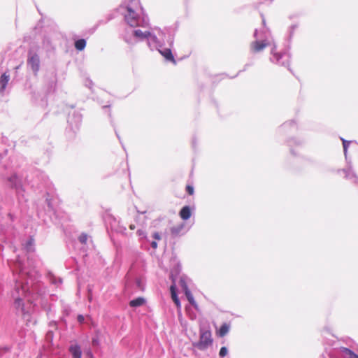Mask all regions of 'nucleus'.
Returning a JSON list of instances; mask_svg holds the SVG:
<instances>
[{
  "mask_svg": "<svg viewBox=\"0 0 358 358\" xmlns=\"http://www.w3.org/2000/svg\"><path fill=\"white\" fill-rule=\"evenodd\" d=\"M123 4L127 9L124 20L131 27L146 28L148 26L149 20L145 15L139 0H125Z\"/></svg>",
  "mask_w": 358,
  "mask_h": 358,
  "instance_id": "1",
  "label": "nucleus"
},
{
  "mask_svg": "<svg viewBox=\"0 0 358 358\" xmlns=\"http://www.w3.org/2000/svg\"><path fill=\"white\" fill-rule=\"evenodd\" d=\"M159 29L154 28L152 31L136 29L132 31L131 34L124 36V40L127 43L134 44L138 41L147 40L149 46L158 47L160 46L161 39L162 37L158 38V31Z\"/></svg>",
  "mask_w": 358,
  "mask_h": 358,
  "instance_id": "2",
  "label": "nucleus"
},
{
  "mask_svg": "<svg viewBox=\"0 0 358 358\" xmlns=\"http://www.w3.org/2000/svg\"><path fill=\"white\" fill-rule=\"evenodd\" d=\"M254 37L256 40L252 43L251 48L255 52H259L266 46L272 44L270 32L266 30L265 28L260 33L256 29L254 33Z\"/></svg>",
  "mask_w": 358,
  "mask_h": 358,
  "instance_id": "3",
  "label": "nucleus"
},
{
  "mask_svg": "<svg viewBox=\"0 0 358 358\" xmlns=\"http://www.w3.org/2000/svg\"><path fill=\"white\" fill-rule=\"evenodd\" d=\"M158 35H159V37L158 38H163V41L161 39V43H160V46H158V47H155L158 50L159 52H160V54L164 56V57L168 60V61H170V62H176L175 60H174V57L172 55V52H171V50L170 48H163V49H160L162 48V45L163 43L165 42V41L166 40L167 43L169 44L170 46H172L173 43V37L172 35L171 34H169L167 38H166V34L165 33L162 31V30H159L158 31Z\"/></svg>",
  "mask_w": 358,
  "mask_h": 358,
  "instance_id": "4",
  "label": "nucleus"
},
{
  "mask_svg": "<svg viewBox=\"0 0 358 358\" xmlns=\"http://www.w3.org/2000/svg\"><path fill=\"white\" fill-rule=\"evenodd\" d=\"M271 61L280 65L285 66L289 63V55L287 52H275V45L271 49Z\"/></svg>",
  "mask_w": 358,
  "mask_h": 358,
  "instance_id": "5",
  "label": "nucleus"
},
{
  "mask_svg": "<svg viewBox=\"0 0 358 358\" xmlns=\"http://www.w3.org/2000/svg\"><path fill=\"white\" fill-rule=\"evenodd\" d=\"M27 65L34 74H37L40 69V58L37 53L30 50L28 54Z\"/></svg>",
  "mask_w": 358,
  "mask_h": 358,
  "instance_id": "6",
  "label": "nucleus"
},
{
  "mask_svg": "<svg viewBox=\"0 0 358 358\" xmlns=\"http://www.w3.org/2000/svg\"><path fill=\"white\" fill-rule=\"evenodd\" d=\"M213 339L210 331H205L200 335L199 342L194 345L199 350H205L212 344Z\"/></svg>",
  "mask_w": 358,
  "mask_h": 358,
  "instance_id": "7",
  "label": "nucleus"
},
{
  "mask_svg": "<svg viewBox=\"0 0 358 358\" xmlns=\"http://www.w3.org/2000/svg\"><path fill=\"white\" fill-rule=\"evenodd\" d=\"M180 218L183 220H187L190 218L192 215V210L189 206H185L182 208L179 213Z\"/></svg>",
  "mask_w": 358,
  "mask_h": 358,
  "instance_id": "8",
  "label": "nucleus"
},
{
  "mask_svg": "<svg viewBox=\"0 0 358 358\" xmlns=\"http://www.w3.org/2000/svg\"><path fill=\"white\" fill-rule=\"evenodd\" d=\"M10 80V76L6 73H3L0 77V93H3L5 90L8 81Z\"/></svg>",
  "mask_w": 358,
  "mask_h": 358,
  "instance_id": "9",
  "label": "nucleus"
},
{
  "mask_svg": "<svg viewBox=\"0 0 358 358\" xmlns=\"http://www.w3.org/2000/svg\"><path fill=\"white\" fill-rule=\"evenodd\" d=\"M171 298L176 305L177 308H180V302L179 301V299L178 298L177 294H176V287L175 283H173L171 287H170Z\"/></svg>",
  "mask_w": 358,
  "mask_h": 358,
  "instance_id": "10",
  "label": "nucleus"
},
{
  "mask_svg": "<svg viewBox=\"0 0 358 358\" xmlns=\"http://www.w3.org/2000/svg\"><path fill=\"white\" fill-rule=\"evenodd\" d=\"M229 329L230 325L227 323H224L220 327L219 330L217 331V335L220 337H224L229 332Z\"/></svg>",
  "mask_w": 358,
  "mask_h": 358,
  "instance_id": "11",
  "label": "nucleus"
},
{
  "mask_svg": "<svg viewBox=\"0 0 358 358\" xmlns=\"http://www.w3.org/2000/svg\"><path fill=\"white\" fill-rule=\"evenodd\" d=\"M70 352L73 358H81L82 352L78 345L71 346L70 348Z\"/></svg>",
  "mask_w": 358,
  "mask_h": 358,
  "instance_id": "12",
  "label": "nucleus"
},
{
  "mask_svg": "<svg viewBox=\"0 0 358 358\" xmlns=\"http://www.w3.org/2000/svg\"><path fill=\"white\" fill-rule=\"evenodd\" d=\"M145 299L143 297H138L135 299L130 301L129 306L131 307H138L145 303Z\"/></svg>",
  "mask_w": 358,
  "mask_h": 358,
  "instance_id": "13",
  "label": "nucleus"
},
{
  "mask_svg": "<svg viewBox=\"0 0 358 358\" xmlns=\"http://www.w3.org/2000/svg\"><path fill=\"white\" fill-rule=\"evenodd\" d=\"M183 229V224H180L171 228V234L173 236H178Z\"/></svg>",
  "mask_w": 358,
  "mask_h": 358,
  "instance_id": "14",
  "label": "nucleus"
},
{
  "mask_svg": "<svg viewBox=\"0 0 358 358\" xmlns=\"http://www.w3.org/2000/svg\"><path fill=\"white\" fill-rule=\"evenodd\" d=\"M86 46V41L85 39H79L76 41L75 47L78 50H83Z\"/></svg>",
  "mask_w": 358,
  "mask_h": 358,
  "instance_id": "15",
  "label": "nucleus"
},
{
  "mask_svg": "<svg viewBox=\"0 0 358 358\" xmlns=\"http://www.w3.org/2000/svg\"><path fill=\"white\" fill-rule=\"evenodd\" d=\"M343 352L345 353L346 358H358V355L348 348H343Z\"/></svg>",
  "mask_w": 358,
  "mask_h": 358,
  "instance_id": "16",
  "label": "nucleus"
},
{
  "mask_svg": "<svg viewBox=\"0 0 358 358\" xmlns=\"http://www.w3.org/2000/svg\"><path fill=\"white\" fill-rule=\"evenodd\" d=\"M185 294L189 302L194 307H196V302L194 299L193 295L192 294L190 290L186 291Z\"/></svg>",
  "mask_w": 358,
  "mask_h": 358,
  "instance_id": "17",
  "label": "nucleus"
},
{
  "mask_svg": "<svg viewBox=\"0 0 358 358\" xmlns=\"http://www.w3.org/2000/svg\"><path fill=\"white\" fill-rule=\"evenodd\" d=\"M15 307L17 308V309H19V308H21L22 311H23V308H22V299L17 297L15 300Z\"/></svg>",
  "mask_w": 358,
  "mask_h": 358,
  "instance_id": "18",
  "label": "nucleus"
},
{
  "mask_svg": "<svg viewBox=\"0 0 358 358\" xmlns=\"http://www.w3.org/2000/svg\"><path fill=\"white\" fill-rule=\"evenodd\" d=\"M179 283H180V287L182 288L184 292L189 290L185 279L181 278L180 280Z\"/></svg>",
  "mask_w": 358,
  "mask_h": 358,
  "instance_id": "19",
  "label": "nucleus"
},
{
  "mask_svg": "<svg viewBox=\"0 0 358 358\" xmlns=\"http://www.w3.org/2000/svg\"><path fill=\"white\" fill-rule=\"evenodd\" d=\"M78 240L81 243L85 244L87 241V235L85 234H81L79 236Z\"/></svg>",
  "mask_w": 358,
  "mask_h": 358,
  "instance_id": "20",
  "label": "nucleus"
},
{
  "mask_svg": "<svg viewBox=\"0 0 358 358\" xmlns=\"http://www.w3.org/2000/svg\"><path fill=\"white\" fill-rule=\"evenodd\" d=\"M74 118H75V123H76V127H78V124H80V122H81V115L78 113L77 114H74L73 115Z\"/></svg>",
  "mask_w": 358,
  "mask_h": 358,
  "instance_id": "21",
  "label": "nucleus"
},
{
  "mask_svg": "<svg viewBox=\"0 0 358 358\" xmlns=\"http://www.w3.org/2000/svg\"><path fill=\"white\" fill-rule=\"evenodd\" d=\"M186 191L189 195H193L194 192V187L190 185L186 186Z\"/></svg>",
  "mask_w": 358,
  "mask_h": 358,
  "instance_id": "22",
  "label": "nucleus"
},
{
  "mask_svg": "<svg viewBox=\"0 0 358 358\" xmlns=\"http://www.w3.org/2000/svg\"><path fill=\"white\" fill-rule=\"evenodd\" d=\"M227 354V349L226 347H222L220 350V352H219V355L220 357H223L224 356H226Z\"/></svg>",
  "mask_w": 358,
  "mask_h": 358,
  "instance_id": "23",
  "label": "nucleus"
},
{
  "mask_svg": "<svg viewBox=\"0 0 358 358\" xmlns=\"http://www.w3.org/2000/svg\"><path fill=\"white\" fill-rule=\"evenodd\" d=\"M342 141H343V148H344V151L345 152H346V150H347V147L348 146V145L350 144V141H347L343 138H341Z\"/></svg>",
  "mask_w": 358,
  "mask_h": 358,
  "instance_id": "24",
  "label": "nucleus"
},
{
  "mask_svg": "<svg viewBox=\"0 0 358 358\" xmlns=\"http://www.w3.org/2000/svg\"><path fill=\"white\" fill-rule=\"evenodd\" d=\"M153 238L155 239V240H160L161 239V236L159 235V234L158 232H155L152 235Z\"/></svg>",
  "mask_w": 358,
  "mask_h": 358,
  "instance_id": "25",
  "label": "nucleus"
},
{
  "mask_svg": "<svg viewBox=\"0 0 358 358\" xmlns=\"http://www.w3.org/2000/svg\"><path fill=\"white\" fill-rule=\"evenodd\" d=\"M151 246L152 248L156 249L157 248V243L156 241H152L151 243Z\"/></svg>",
  "mask_w": 358,
  "mask_h": 358,
  "instance_id": "26",
  "label": "nucleus"
},
{
  "mask_svg": "<svg viewBox=\"0 0 358 358\" xmlns=\"http://www.w3.org/2000/svg\"><path fill=\"white\" fill-rule=\"evenodd\" d=\"M78 320L79 322H82L84 320V317L83 315H78Z\"/></svg>",
  "mask_w": 358,
  "mask_h": 358,
  "instance_id": "27",
  "label": "nucleus"
},
{
  "mask_svg": "<svg viewBox=\"0 0 358 358\" xmlns=\"http://www.w3.org/2000/svg\"><path fill=\"white\" fill-rule=\"evenodd\" d=\"M98 343H99V341H98V340H97V339H93V340H92V344H93L94 345H98Z\"/></svg>",
  "mask_w": 358,
  "mask_h": 358,
  "instance_id": "28",
  "label": "nucleus"
},
{
  "mask_svg": "<svg viewBox=\"0 0 358 358\" xmlns=\"http://www.w3.org/2000/svg\"><path fill=\"white\" fill-rule=\"evenodd\" d=\"M33 241L34 240L31 238L29 241V242L27 243V245H29L31 246L32 244H33Z\"/></svg>",
  "mask_w": 358,
  "mask_h": 358,
  "instance_id": "29",
  "label": "nucleus"
},
{
  "mask_svg": "<svg viewBox=\"0 0 358 358\" xmlns=\"http://www.w3.org/2000/svg\"><path fill=\"white\" fill-rule=\"evenodd\" d=\"M129 229H131V230H134L135 229V225L134 224H131L129 226Z\"/></svg>",
  "mask_w": 358,
  "mask_h": 358,
  "instance_id": "30",
  "label": "nucleus"
},
{
  "mask_svg": "<svg viewBox=\"0 0 358 358\" xmlns=\"http://www.w3.org/2000/svg\"><path fill=\"white\" fill-rule=\"evenodd\" d=\"M273 0H262V3H266V2H271Z\"/></svg>",
  "mask_w": 358,
  "mask_h": 358,
  "instance_id": "31",
  "label": "nucleus"
},
{
  "mask_svg": "<svg viewBox=\"0 0 358 358\" xmlns=\"http://www.w3.org/2000/svg\"><path fill=\"white\" fill-rule=\"evenodd\" d=\"M22 290L23 292H24L26 291V289L24 286L22 287Z\"/></svg>",
  "mask_w": 358,
  "mask_h": 358,
  "instance_id": "32",
  "label": "nucleus"
},
{
  "mask_svg": "<svg viewBox=\"0 0 358 358\" xmlns=\"http://www.w3.org/2000/svg\"><path fill=\"white\" fill-rule=\"evenodd\" d=\"M262 23L264 25L265 24V20L264 18L262 19Z\"/></svg>",
  "mask_w": 358,
  "mask_h": 358,
  "instance_id": "33",
  "label": "nucleus"
},
{
  "mask_svg": "<svg viewBox=\"0 0 358 358\" xmlns=\"http://www.w3.org/2000/svg\"><path fill=\"white\" fill-rule=\"evenodd\" d=\"M12 179H13V180H17V177H16V176H14L13 178H10V180H12Z\"/></svg>",
  "mask_w": 358,
  "mask_h": 358,
  "instance_id": "34",
  "label": "nucleus"
},
{
  "mask_svg": "<svg viewBox=\"0 0 358 358\" xmlns=\"http://www.w3.org/2000/svg\"><path fill=\"white\" fill-rule=\"evenodd\" d=\"M137 233H138L139 235H141V232L139 230L137 231Z\"/></svg>",
  "mask_w": 358,
  "mask_h": 358,
  "instance_id": "35",
  "label": "nucleus"
}]
</instances>
